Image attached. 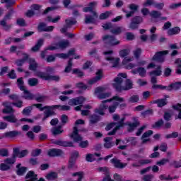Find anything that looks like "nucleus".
I'll return each instance as SVG.
<instances>
[{
	"label": "nucleus",
	"mask_w": 181,
	"mask_h": 181,
	"mask_svg": "<svg viewBox=\"0 0 181 181\" xmlns=\"http://www.w3.org/2000/svg\"><path fill=\"white\" fill-rule=\"evenodd\" d=\"M122 83H124V79L122 78H115L112 87L116 93H122V91H128L134 88V83L131 79H126L124 86H122Z\"/></svg>",
	"instance_id": "obj_1"
},
{
	"label": "nucleus",
	"mask_w": 181,
	"mask_h": 181,
	"mask_svg": "<svg viewBox=\"0 0 181 181\" xmlns=\"http://www.w3.org/2000/svg\"><path fill=\"white\" fill-rule=\"evenodd\" d=\"M69 138L73 139L74 142L79 143V147L82 149H86L89 145L88 141H83V137L78 134V129L77 127H74L73 132L69 134Z\"/></svg>",
	"instance_id": "obj_2"
},
{
	"label": "nucleus",
	"mask_w": 181,
	"mask_h": 181,
	"mask_svg": "<svg viewBox=\"0 0 181 181\" xmlns=\"http://www.w3.org/2000/svg\"><path fill=\"white\" fill-rule=\"evenodd\" d=\"M33 106L40 110V111H45V110H46L44 112V117L42 118V121H46L47 118H50V117H52V110H57V106H56V105H45L43 107V104L36 103L33 104Z\"/></svg>",
	"instance_id": "obj_3"
},
{
	"label": "nucleus",
	"mask_w": 181,
	"mask_h": 181,
	"mask_svg": "<svg viewBox=\"0 0 181 181\" xmlns=\"http://www.w3.org/2000/svg\"><path fill=\"white\" fill-rule=\"evenodd\" d=\"M35 76L39 78H42V80H45V81H49L50 80H52V81H60V76L49 75L45 72H42L40 71H36Z\"/></svg>",
	"instance_id": "obj_4"
},
{
	"label": "nucleus",
	"mask_w": 181,
	"mask_h": 181,
	"mask_svg": "<svg viewBox=\"0 0 181 181\" xmlns=\"http://www.w3.org/2000/svg\"><path fill=\"white\" fill-rule=\"evenodd\" d=\"M112 101H119V103H124L125 101V99L118 95H115L110 99H107L102 101L101 104L99 105V108L105 112V110L108 109V105H107V103H111Z\"/></svg>",
	"instance_id": "obj_5"
},
{
	"label": "nucleus",
	"mask_w": 181,
	"mask_h": 181,
	"mask_svg": "<svg viewBox=\"0 0 181 181\" xmlns=\"http://www.w3.org/2000/svg\"><path fill=\"white\" fill-rule=\"evenodd\" d=\"M102 39L105 44L108 45V46H117L121 43L114 35H106Z\"/></svg>",
	"instance_id": "obj_6"
},
{
	"label": "nucleus",
	"mask_w": 181,
	"mask_h": 181,
	"mask_svg": "<svg viewBox=\"0 0 181 181\" xmlns=\"http://www.w3.org/2000/svg\"><path fill=\"white\" fill-rule=\"evenodd\" d=\"M168 54L169 51L168 50L156 52L153 55L152 60L153 62H157V63H163L165 62V56Z\"/></svg>",
	"instance_id": "obj_7"
},
{
	"label": "nucleus",
	"mask_w": 181,
	"mask_h": 181,
	"mask_svg": "<svg viewBox=\"0 0 181 181\" xmlns=\"http://www.w3.org/2000/svg\"><path fill=\"white\" fill-rule=\"evenodd\" d=\"M12 19V16L6 13L4 18L0 21V26L2 27L3 30L5 32H9L11 29H12V24H8L6 21H11Z\"/></svg>",
	"instance_id": "obj_8"
},
{
	"label": "nucleus",
	"mask_w": 181,
	"mask_h": 181,
	"mask_svg": "<svg viewBox=\"0 0 181 181\" xmlns=\"http://www.w3.org/2000/svg\"><path fill=\"white\" fill-rule=\"evenodd\" d=\"M142 22H144V18L139 16H136L132 18L129 28L132 30H135L139 28V25H141Z\"/></svg>",
	"instance_id": "obj_9"
},
{
	"label": "nucleus",
	"mask_w": 181,
	"mask_h": 181,
	"mask_svg": "<svg viewBox=\"0 0 181 181\" xmlns=\"http://www.w3.org/2000/svg\"><path fill=\"white\" fill-rule=\"evenodd\" d=\"M47 154L49 158H62L64 156V151L60 148H50Z\"/></svg>",
	"instance_id": "obj_10"
},
{
	"label": "nucleus",
	"mask_w": 181,
	"mask_h": 181,
	"mask_svg": "<svg viewBox=\"0 0 181 181\" xmlns=\"http://www.w3.org/2000/svg\"><path fill=\"white\" fill-rule=\"evenodd\" d=\"M105 91V88L99 86L95 89V94H98V98L99 100H104L111 95L110 93H104Z\"/></svg>",
	"instance_id": "obj_11"
},
{
	"label": "nucleus",
	"mask_w": 181,
	"mask_h": 181,
	"mask_svg": "<svg viewBox=\"0 0 181 181\" xmlns=\"http://www.w3.org/2000/svg\"><path fill=\"white\" fill-rule=\"evenodd\" d=\"M158 88L160 90H165L166 91L170 92L173 90H177L181 88V82H175L170 84L169 86H158Z\"/></svg>",
	"instance_id": "obj_12"
},
{
	"label": "nucleus",
	"mask_w": 181,
	"mask_h": 181,
	"mask_svg": "<svg viewBox=\"0 0 181 181\" xmlns=\"http://www.w3.org/2000/svg\"><path fill=\"white\" fill-rule=\"evenodd\" d=\"M1 4H6V8L8 10L7 14L10 16H13V13H15V9L12 8L13 5L16 4V1L15 0H1Z\"/></svg>",
	"instance_id": "obj_13"
},
{
	"label": "nucleus",
	"mask_w": 181,
	"mask_h": 181,
	"mask_svg": "<svg viewBox=\"0 0 181 181\" xmlns=\"http://www.w3.org/2000/svg\"><path fill=\"white\" fill-rule=\"evenodd\" d=\"M54 145H58V146H62L63 148H74V144L72 141H68L62 140V139L54 140L52 141Z\"/></svg>",
	"instance_id": "obj_14"
},
{
	"label": "nucleus",
	"mask_w": 181,
	"mask_h": 181,
	"mask_svg": "<svg viewBox=\"0 0 181 181\" xmlns=\"http://www.w3.org/2000/svg\"><path fill=\"white\" fill-rule=\"evenodd\" d=\"M95 74L96 76L95 77L92 78L88 81V84H95L97 81H100L104 77V73L103 72V69H98Z\"/></svg>",
	"instance_id": "obj_15"
},
{
	"label": "nucleus",
	"mask_w": 181,
	"mask_h": 181,
	"mask_svg": "<svg viewBox=\"0 0 181 181\" xmlns=\"http://www.w3.org/2000/svg\"><path fill=\"white\" fill-rule=\"evenodd\" d=\"M124 121H125V117H122L119 121L116 122V126L115 128L107 133V135L109 136H111V135H115L117 134V131L119 130L120 128H122L124 125H125V123H124Z\"/></svg>",
	"instance_id": "obj_16"
},
{
	"label": "nucleus",
	"mask_w": 181,
	"mask_h": 181,
	"mask_svg": "<svg viewBox=\"0 0 181 181\" xmlns=\"http://www.w3.org/2000/svg\"><path fill=\"white\" fill-rule=\"evenodd\" d=\"M110 163H112L116 169H124V168H127V165H128L127 163H122L121 160H119L117 158H112L110 160Z\"/></svg>",
	"instance_id": "obj_17"
},
{
	"label": "nucleus",
	"mask_w": 181,
	"mask_h": 181,
	"mask_svg": "<svg viewBox=\"0 0 181 181\" xmlns=\"http://www.w3.org/2000/svg\"><path fill=\"white\" fill-rule=\"evenodd\" d=\"M84 101H86V98L79 96L69 100L68 104L69 105H83Z\"/></svg>",
	"instance_id": "obj_18"
},
{
	"label": "nucleus",
	"mask_w": 181,
	"mask_h": 181,
	"mask_svg": "<svg viewBox=\"0 0 181 181\" xmlns=\"http://www.w3.org/2000/svg\"><path fill=\"white\" fill-rule=\"evenodd\" d=\"M29 151H28V150H22L21 151V148H19L18 147H16L13 148V153H14L16 154V158H25V156H26L28 155Z\"/></svg>",
	"instance_id": "obj_19"
},
{
	"label": "nucleus",
	"mask_w": 181,
	"mask_h": 181,
	"mask_svg": "<svg viewBox=\"0 0 181 181\" xmlns=\"http://www.w3.org/2000/svg\"><path fill=\"white\" fill-rule=\"evenodd\" d=\"M21 91H23L21 98H23L24 100H35V95L30 93V91L28 90L26 88H24V90H21Z\"/></svg>",
	"instance_id": "obj_20"
},
{
	"label": "nucleus",
	"mask_w": 181,
	"mask_h": 181,
	"mask_svg": "<svg viewBox=\"0 0 181 181\" xmlns=\"http://www.w3.org/2000/svg\"><path fill=\"white\" fill-rule=\"evenodd\" d=\"M95 5H97V1L90 2L88 4V7H84L83 8V11L85 13L91 12L93 13V16H98L97 13L94 11V6H95Z\"/></svg>",
	"instance_id": "obj_21"
},
{
	"label": "nucleus",
	"mask_w": 181,
	"mask_h": 181,
	"mask_svg": "<svg viewBox=\"0 0 181 181\" xmlns=\"http://www.w3.org/2000/svg\"><path fill=\"white\" fill-rule=\"evenodd\" d=\"M152 160L149 159H140L137 163H133L132 166L133 168H140V166H144V165H148L151 163Z\"/></svg>",
	"instance_id": "obj_22"
},
{
	"label": "nucleus",
	"mask_w": 181,
	"mask_h": 181,
	"mask_svg": "<svg viewBox=\"0 0 181 181\" xmlns=\"http://www.w3.org/2000/svg\"><path fill=\"white\" fill-rule=\"evenodd\" d=\"M22 164L18 163L16 165V173L17 175V176H23L25 173V172L28 171V167H25V166H22Z\"/></svg>",
	"instance_id": "obj_23"
},
{
	"label": "nucleus",
	"mask_w": 181,
	"mask_h": 181,
	"mask_svg": "<svg viewBox=\"0 0 181 181\" xmlns=\"http://www.w3.org/2000/svg\"><path fill=\"white\" fill-rule=\"evenodd\" d=\"M104 144L103 146L106 149H111L114 145H115V143L112 141V137H106L104 139Z\"/></svg>",
	"instance_id": "obj_24"
},
{
	"label": "nucleus",
	"mask_w": 181,
	"mask_h": 181,
	"mask_svg": "<svg viewBox=\"0 0 181 181\" xmlns=\"http://www.w3.org/2000/svg\"><path fill=\"white\" fill-rule=\"evenodd\" d=\"M153 104H157V107L158 108H162V107H165V105H168V99L166 98H160L154 100L152 101Z\"/></svg>",
	"instance_id": "obj_25"
},
{
	"label": "nucleus",
	"mask_w": 181,
	"mask_h": 181,
	"mask_svg": "<svg viewBox=\"0 0 181 181\" xmlns=\"http://www.w3.org/2000/svg\"><path fill=\"white\" fill-rule=\"evenodd\" d=\"M2 105L5 107V108L2 110L3 114H13L15 112V110L12 106L8 105V103L4 102Z\"/></svg>",
	"instance_id": "obj_26"
},
{
	"label": "nucleus",
	"mask_w": 181,
	"mask_h": 181,
	"mask_svg": "<svg viewBox=\"0 0 181 181\" xmlns=\"http://www.w3.org/2000/svg\"><path fill=\"white\" fill-rule=\"evenodd\" d=\"M74 54H76V49H71L69 50L67 54L61 53L57 54V56H58L59 59H68V57H70V56H74Z\"/></svg>",
	"instance_id": "obj_27"
},
{
	"label": "nucleus",
	"mask_w": 181,
	"mask_h": 181,
	"mask_svg": "<svg viewBox=\"0 0 181 181\" xmlns=\"http://www.w3.org/2000/svg\"><path fill=\"white\" fill-rule=\"evenodd\" d=\"M29 70H31L32 71H36L37 70V63H36V59L34 58H30L28 60Z\"/></svg>",
	"instance_id": "obj_28"
},
{
	"label": "nucleus",
	"mask_w": 181,
	"mask_h": 181,
	"mask_svg": "<svg viewBox=\"0 0 181 181\" xmlns=\"http://www.w3.org/2000/svg\"><path fill=\"white\" fill-rule=\"evenodd\" d=\"M100 121H101V116L97 114H93L90 117L89 124L90 125H94L95 124L100 122Z\"/></svg>",
	"instance_id": "obj_29"
},
{
	"label": "nucleus",
	"mask_w": 181,
	"mask_h": 181,
	"mask_svg": "<svg viewBox=\"0 0 181 181\" xmlns=\"http://www.w3.org/2000/svg\"><path fill=\"white\" fill-rule=\"evenodd\" d=\"M44 42L45 41L43 40V39H42V38L39 39L37 40V42H36L35 45L31 48V51L33 52L34 53H36V52H39V50H40V47H42Z\"/></svg>",
	"instance_id": "obj_30"
},
{
	"label": "nucleus",
	"mask_w": 181,
	"mask_h": 181,
	"mask_svg": "<svg viewBox=\"0 0 181 181\" xmlns=\"http://www.w3.org/2000/svg\"><path fill=\"white\" fill-rule=\"evenodd\" d=\"M23 57L21 59H17L16 60V64L18 66V67H21L25 64V62H27V60H29V55L26 53L23 54Z\"/></svg>",
	"instance_id": "obj_31"
},
{
	"label": "nucleus",
	"mask_w": 181,
	"mask_h": 181,
	"mask_svg": "<svg viewBox=\"0 0 181 181\" xmlns=\"http://www.w3.org/2000/svg\"><path fill=\"white\" fill-rule=\"evenodd\" d=\"M22 132H18L16 130L13 131H10V132H6L4 134V136L6 138H16L18 135H21Z\"/></svg>",
	"instance_id": "obj_32"
},
{
	"label": "nucleus",
	"mask_w": 181,
	"mask_h": 181,
	"mask_svg": "<svg viewBox=\"0 0 181 181\" xmlns=\"http://www.w3.org/2000/svg\"><path fill=\"white\" fill-rule=\"evenodd\" d=\"M55 46L58 47V49H66L70 46V42L69 40H62L57 42Z\"/></svg>",
	"instance_id": "obj_33"
},
{
	"label": "nucleus",
	"mask_w": 181,
	"mask_h": 181,
	"mask_svg": "<svg viewBox=\"0 0 181 181\" xmlns=\"http://www.w3.org/2000/svg\"><path fill=\"white\" fill-rule=\"evenodd\" d=\"M106 60L110 62L112 64V67H118L119 64V58H114L113 57H107Z\"/></svg>",
	"instance_id": "obj_34"
},
{
	"label": "nucleus",
	"mask_w": 181,
	"mask_h": 181,
	"mask_svg": "<svg viewBox=\"0 0 181 181\" xmlns=\"http://www.w3.org/2000/svg\"><path fill=\"white\" fill-rule=\"evenodd\" d=\"M179 33H180V28L177 26L174 27L173 28H170L167 32V34L168 35V36L179 35Z\"/></svg>",
	"instance_id": "obj_35"
},
{
	"label": "nucleus",
	"mask_w": 181,
	"mask_h": 181,
	"mask_svg": "<svg viewBox=\"0 0 181 181\" xmlns=\"http://www.w3.org/2000/svg\"><path fill=\"white\" fill-rule=\"evenodd\" d=\"M119 105V101L114 102L112 105H110L109 107L107 106L108 108V112L110 114H114L115 111H117V108Z\"/></svg>",
	"instance_id": "obj_36"
},
{
	"label": "nucleus",
	"mask_w": 181,
	"mask_h": 181,
	"mask_svg": "<svg viewBox=\"0 0 181 181\" xmlns=\"http://www.w3.org/2000/svg\"><path fill=\"white\" fill-rule=\"evenodd\" d=\"M149 76H156L157 77L162 76V66L160 65L158 66L156 70L149 72Z\"/></svg>",
	"instance_id": "obj_37"
},
{
	"label": "nucleus",
	"mask_w": 181,
	"mask_h": 181,
	"mask_svg": "<svg viewBox=\"0 0 181 181\" xmlns=\"http://www.w3.org/2000/svg\"><path fill=\"white\" fill-rule=\"evenodd\" d=\"M151 83L152 85L151 88L153 90H160V88H158V86H163L162 84H156L158 83V78L156 76H152L151 78Z\"/></svg>",
	"instance_id": "obj_38"
},
{
	"label": "nucleus",
	"mask_w": 181,
	"mask_h": 181,
	"mask_svg": "<svg viewBox=\"0 0 181 181\" xmlns=\"http://www.w3.org/2000/svg\"><path fill=\"white\" fill-rule=\"evenodd\" d=\"M47 180L53 181L59 177V174L56 172H50L45 176Z\"/></svg>",
	"instance_id": "obj_39"
},
{
	"label": "nucleus",
	"mask_w": 181,
	"mask_h": 181,
	"mask_svg": "<svg viewBox=\"0 0 181 181\" xmlns=\"http://www.w3.org/2000/svg\"><path fill=\"white\" fill-rule=\"evenodd\" d=\"M16 154L13 152L12 157L6 158L4 163L6 165H13L16 162Z\"/></svg>",
	"instance_id": "obj_40"
},
{
	"label": "nucleus",
	"mask_w": 181,
	"mask_h": 181,
	"mask_svg": "<svg viewBox=\"0 0 181 181\" xmlns=\"http://www.w3.org/2000/svg\"><path fill=\"white\" fill-rule=\"evenodd\" d=\"M126 144H130L131 146H136L138 141H136V137H127L125 139Z\"/></svg>",
	"instance_id": "obj_41"
},
{
	"label": "nucleus",
	"mask_w": 181,
	"mask_h": 181,
	"mask_svg": "<svg viewBox=\"0 0 181 181\" xmlns=\"http://www.w3.org/2000/svg\"><path fill=\"white\" fill-rule=\"evenodd\" d=\"M3 118L6 121H7V122H11V124H15L18 122V119H16V117L13 115L4 116Z\"/></svg>",
	"instance_id": "obj_42"
},
{
	"label": "nucleus",
	"mask_w": 181,
	"mask_h": 181,
	"mask_svg": "<svg viewBox=\"0 0 181 181\" xmlns=\"http://www.w3.org/2000/svg\"><path fill=\"white\" fill-rule=\"evenodd\" d=\"M139 122L136 121L133 123H129L128 124V128H127V131L128 132H132L133 131L135 130V128H136V127H139Z\"/></svg>",
	"instance_id": "obj_43"
},
{
	"label": "nucleus",
	"mask_w": 181,
	"mask_h": 181,
	"mask_svg": "<svg viewBox=\"0 0 181 181\" xmlns=\"http://www.w3.org/2000/svg\"><path fill=\"white\" fill-rule=\"evenodd\" d=\"M64 132V129H62V125H59L57 127H54L52 130V134L54 136H56L57 135H60L61 134H63Z\"/></svg>",
	"instance_id": "obj_44"
},
{
	"label": "nucleus",
	"mask_w": 181,
	"mask_h": 181,
	"mask_svg": "<svg viewBox=\"0 0 181 181\" xmlns=\"http://www.w3.org/2000/svg\"><path fill=\"white\" fill-rule=\"evenodd\" d=\"M57 54H61V53L48 55L46 58L47 63H52L53 62H56V57H59Z\"/></svg>",
	"instance_id": "obj_45"
},
{
	"label": "nucleus",
	"mask_w": 181,
	"mask_h": 181,
	"mask_svg": "<svg viewBox=\"0 0 181 181\" xmlns=\"http://www.w3.org/2000/svg\"><path fill=\"white\" fill-rule=\"evenodd\" d=\"M33 105L32 106H28L25 107L23 111L22 114L23 115H25L26 117H29L30 115V113L32 112V110H33Z\"/></svg>",
	"instance_id": "obj_46"
},
{
	"label": "nucleus",
	"mask_w": 181,
	"mask_h": 181,
	"mask_svg": "<svg viewBox=\"0 0 181 181\" xmlns=\"http://www.w3.org/2000/svg\"><path fill=\"white\" fill-rule=\"evenodd\" d=\"M173 110L175 111H178L179 113L177 115L178 119H181V103H177L176 105H172Z\"/></svg>",
	"instance_id": "obj_47"
},
{
	"label": "nucleus",
	"mask_w": 181,
	"mask_h": 181,
	"mask_svg": "<svg viewBox=\"0 0 181 181\" xmlns=\"http://www.w3.org/2000/svg\"><path fill=\"white\" fill-rule=\"evenodd\" d=\"M163 124H165V122H163V119H159L157 122L152 124V128H153L154 129L161 128V127H163Z\"/></svg>",
	"instance_id": "obj_48"
},
{
	"label": "nucleus",
	"mask_w": 181,
	"mask_h": 181,
	"mask_svg": "<svg viewBox=\"0 0 181 181\" xmlns=\"http://www.w3.org/2000/svg\"><path fill=\"white\" fill-rule=\"evenodd\" d=\"M24 84L25 82L23 81V78L21 77L17 79V86L21 90H25V88H26Z\"/></svg>",
	"instance_id": "obj_49"
},
{
	"label": "nucleus",
	"mask_w": 181,
	"mask_h": 181,
	"mask_svg": "<svg viewBox=\"0 0 181 181\" xmlns=\"http://www.w3.org/2000/svg\"><path fill=\"white\" fill-rule=\"evenodd\" d=\"M73 59L74 58H69L67 66L64 69L65 73H70V71H71V69L73 67Z\"/></svg>",
	"instance_id": "obj_50"
},
{
	"label": "nucleus",
	"mask_w": 181,
	"mask_h": 181,
	"mask_svg": "<svg viewBox=\"0 0 181 181\" xmlns=\"http://www.w3.org/2000/svg\"><path fill=\"white\" fill-rule=\"evenodd\" d=\"M28 84L30 87H36L39 84V80L36 78H30L28 79Z\"/></svg>",
	"instance_id": "obj_51"
},
{
	"label": "nucleus",
	"mask_w": 181,
	"mask_h": 181,
	"mask_svg": "<svg viewBox=\"0 0 181 181\" xmlns=\"http://www.w3.org/2000/svg\"><path fill=\"white\" fill-rule=\"evenodd\" d=\"M72 176L74 177H76V176H78L77 180H75V181H81V180H83V178L84 177V172L79 171V172L74 173L72 174Z\"/></svg>",
	"instance_id": "obj_52"
},
{
	"label": "nucleus",
	"mask_w": 181,
	"mask_h": 181,
	"mask_svg": "<svg viewBox=\"0 0 181 181\" xmlns=\"http://www.w3.org/2000/svg\"><path fill=\"white\" fill-rule=\"evenodd\" d=\"M112 13L111 11H105V13H102L99 16V19H100V21H105V19H108V18H110V16Z\"/></svg>",
	"instance_id": "obj_53"
},
{
	"label": "nucleus",
	"mask_w": 181,
	"mask_h": 181,
	"mask_svg": "<svg viewBox=\"0 0 181 181\" xmlns=\"http://www.w3.org/2000/svg\"><path fill=\"white\" fill-rule=\"evenodd\" d=\"M150 16L153 18V19H158V18H160L162 16V13L158 11L153 10L150 13Z\"/></svg>",
	"instance_id": "obj_54"
},
{
	"label": "nucleus",
	"mask_w": 181,
	"mask_h": 181,
	"mask_svg": "<svg viewBox=\"0 0 181 181\" xmlns=\"http://www.w3.org/2000/svg\"><path fill=\"white\" fill-rule=\"evenodd\" d=\"M46 23L44 22H41L38 24V26L37 28V31L41 33V32H46Z\"/></svg>",
	"instance_id": "obj_55"
},
{
	"label": "nucleus",
	"mask_w": 181,
	"mask_h": 181,
	"mask_svg": "<svg viewBox=\"0 0 181 181\" xmlns=\"http://www.w3.org/2000/svg\"><path fill=\"white\" fill-rule=\"evenodd\" d=\"M80 156L78 151H74L71 153L69 160L77 162V158Z\"/></svg>",
	"instance_id": "obj_56"
},
{
	"label": "nucleus",
	"mask_w": 181,
	"mask_h": 181,
	"mask_svg": "<svg viewBox=\"0 0 181 181\" xmlns=\"http://www.w3.org/2000/svg\"><path fill=\"white\" fill-rule=\"evenodd\" d=\"M141 117L145 118L146 117H149V115H153V110L148 109L147 110H144L141 113Z\"/></svg>",
	"instance_id": "obj_57"
},
{
	"label": "nucleus",
	"mask_w": 181,
	"mask_h": 181,
	"mask_svg": "<svg viewBox=\"0 0 181 181\" xmlns=\"http://www.w3.org/2000/svg\"><path fill=\"white\" fill-rule=\"evenodd\" d=\"M72 74H76L77 77H78L79 78H81V77H83L84 76V72H83L81 70L78 69H74Z\"/></svg>",
	"instance_id": "obj_58"
},
{
	"label": "nucleus",
	"mask_w": 181,
	"mask_h": 181,
	"mask_svg": "<svg viewBox=\"0 0 181 181\" xmlns=\"http://www.w3.org/2000/svg\"><path fill=\"white\" fill-rule=\"evenodd\" d=\"M139 101V95H133L129 98V103L134 104L135 103H138Z\"/></svg>",
	"instance_id": "obj_59"
},
{
	"label": "nucleus",
	"mask_w": 181,
	"mask_h": 181,
	"mask_svg": "<svg viewBox=\"0 0 181 181\" xmlns=\"http://www.w3.org/2000/svg\"><path fill=\"white\" fill-rule=\"evenodd\" d=\"M65 23H66L65 25L70 28H71V26H73L74 25H76V23H77V21L66 19Z\"/></svg>",
	"instance_id": "obj_60"
},
{
	"label": "nucleus",
	"mask_w": 181,
	"mask_h": 181,
	"mask_svg": "<svg viewBox=\"0 0 181 181\" xmlns=\"http://www.w3.org/2000/svg\"><path fill=\"white\" fill-rule=\"evenodd\" d=\"M95 23V19L93 16H86L85 18V23L88 24V23Z\"/></svg>",
	"instance_id": "obj_61"
},
{
	"label": "nucleus",
	"mask_w": 181,
	"mask_h": 181,
	"mask_svg": "<svg viewBox=\"0 0 181 181\" xmlns=\"http://www.w3.org/2000/svg\"><path fill=\"white\" fill-rule=\"evenodd\" d=\"M12 105L16 107V108H22L23 107V102L21 100H18L12 103Z\"/></svg>",
	"instance_id": "obj_62"
},
{
	"label": "nucleus",
	"mask_w": 181,
	"mask_h": 181,
	"mask_svg": "<svg viewBox=\"0 0 181 181\" xmlns=\"http://www.w3.org/2000/svg\"><path fill=\"white\" fill-rule=\"evenodd\" d=\"M119 54L121 57H127L129 54V49H124L119 51Z\"/></svg>",
	"instance_id": "obj_63"
},
{
	"label": "nucleus",
	"mask_w": 181,
	"mask_h": 181,
	"mask_svg": "<svg viewBox=\"0 0 181 181\" xmlns=\"http://www.w3.org/2000/svg\"><path fill=\"white\" fill-rule=\"evenodd\" d=\"M139 74L140 77H145L146 76V69L142 66L139 67Z\"/></svg>",
	"instance_id": "obj_64"
}]
</instances>
